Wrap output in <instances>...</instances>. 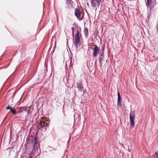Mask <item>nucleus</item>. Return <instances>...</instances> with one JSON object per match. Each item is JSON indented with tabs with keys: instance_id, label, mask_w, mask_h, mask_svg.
<instances>
[{
	"instance_id": "nucleus-1",
	"label": "nucleus",
	"mask_w": 158,
	"mask_h": 158,
	"mask_svg": "<svg viewBox=\"0 0 158 158\" xmlns=\"http://www.w3.org/2000/svg\"><path fill=\"white\" fill-rule=\"evenodd\" d=\"M76 33L75 34L74 41L73 42L74 44L77 47L78 45H80L81 44L80 39L79 37V34L81 32V29L80 27H76L75 28Z\"/></svg>"
},
{
	"instance_id": "nucleus-2",
	"label": "nucleus",
	"mask_w": 158,
	"mask_h": 158,
	"mask_svg": "<svg viewBox=\"0 0 158 158\" xmlns=\"http://www.w3.org/2000/svg\"><path fill=\"white\" fill-rule=\"evenodd\" d=\"M75 14V15L79 20H82L84 18V12L82 10L80 9L79 8H77L76 9Z\"/></svg>"
},
{
	"instance_id": "nucleus-3",
	"label": "nucleus",
	"mask_w": 158,
	"mask_h": 158,
	"mask_svg": "<svg viewBox=\"0 0 158 158\" xmlns=\"http://www.w3.org/2000/svg\"><path fill=\"white\" fill-rule=\"evenodd\" d=\"M135 112L134 111H131L130 114V128H133L135 126V123L134 122V119L135 117Z\"/></svg>"
},
{
	"instance_id": "nucleus-4",
	"label": "nucleus",
	"mask_w": 158,
	"mask_h": 158,
	"mask_svg": "<svg viewBox=\"0 0 158 158\" xmlns=\"http://www.w3.org/2000/svg\"><path fill=\"white\" fill-rule=\"evenodd\" d=\"M30 143L32 145L34 148H36L39 146L38 143V138L36 135L34 138L31 139Z\"/></svg>"
},
{
	"instance_id": "nucleus-5",
	"label": "nucleus",
	"mask_w": 158,
	"mask_h": 158,
	"mask_svg": "<svg viewBox=\"0 0 158 158\" xmlns=\"http://www.w3.org/2000/svg\"><path fill=\"white\" fill-rule=\"evenodd\" d=\"M156 0H147L146 5L151 10L153 8L156 4Z\"/></svg>"
},
{
	"instance_id": "nucleus-6",
	"label": "nucleus",
	"mask_w": 158,
	"mask_h": 158,
	"mask_svg": "<svg viewBox=\"0 0 158 158\" xmlns=\"http://www.w3.org/2000/svg\"><path fill=\"white\" fill-rule=\"evenodd\" d=\"M92 44H94V48H93V56L94 57H95L97 56L99 52L100 48L94 43H93Z\"/></svg>"
},
{
	"instance_id": "nucleus-7",
	"label": "nucleus",
	"mask_w": 158,
	"mask_h": 158,
	"mask_svg": "<svg viewBox=\"0 0 158 158\" xmlns=\"http://www.w3.org/2000/svg\"><path fill=\"white\" fill-rule=\"evenodd\" d=\"M101 2V0H92L91 1V3L92 6L93 7H95L97 6H98V7L99 6Z\"/></svg>"
},
{
	"instance_id": "nucleus-8",
	"label": "nucleus",
	"mask_w": 158,
	"mask_h": 158,
	"mask_svg": "<svg viewBox=\"0 0 158 158\" xmlns=\"http://www.w3.org/2000/svg\"><path fill=\"white\" fill-rule=\"evenodd\" d=\"M77 87L78 90L80 92H82L83 90V87L82 84V82L80 81L77 83Z\"/></svg>"
},
{
	"instance_id": "nucleus-9",
	"label": "nucleus",
	"mask_w": 158,
	"mask_h": 158,
	"mask_svg": "<svg viewBox=\"0 0 158 158\" xmlns=\"http://www.w3.org/2000/svg\"><path fill=\"white\" fill-rule=\"evenodd\" d=\"M118 95V101H117V105L118 106L121 107L122 106L121 101V98L120 94V93L118 91L117 93Z\"/></svg>"
},
{
	"instance_id": "nucleus-10",
	"label": "nucleus",
	"mask_w": 158,
	"mask_h": 158,
	"mask_svg": "<svg viewBox=\"0 0 158 158\" xmlns=\"http://www.w3.org/2000/svg\"><path fill=\"white\" fill-rule=\"evenodd\" d=\"M22 108L23 110L27 112L28 115H31V114L32 112L30 111V107H23Z\"/></svg>"
},
{
	"instance_id": "nucleus-11",
	"label": "nucleus",
	"mask_w": 158,
	"mask_h": 158,
	"mask_svg": "<svg viewBox=\"0 0 158 158\" xmlns=\"http://www.w3.org/2000/svg\"><path fill=\"white\" fill-rule=\"evenodd\" d=\"M47 125V123L44 122L42 121L40 122L39 126L41 128L46 126Z\"/></svg>"
},
{
	"instance_id": "nucleus-12",
	"label": "nucleus",
	"mask_w": 158,
	"mask_h": 158,
	"mask_svg": "<svg viewBox=\"0 0 158 158\" xmlns=\"http://www.w3.org/2000/svg\"><path fill=\"white\" fill-rule=\"evenodd\" d=\"M88 31L87 28H85L84 30L85 35L86 37H87L88 35Z\"/></svg>"
},
{
	"instance_id": "nucleus-13",
	"label": "nucleus",
	"mask_w": 158,
	"mask_h": 158,
	"mask_svg": "<svg viewBox=\"0 0 158 158\" xmlns=\"http://www.w3.org/2000/svg\"><path fill=\"white\" fill-rule=\"evenodd\" d=\"M152 156L153 157V158H158V152L157 151Z\"/></svg>"
},
{
	"instance_id": "nucleus-14",
	"label": "nucleus",
	"mask_w": 158,
	"mask_h": 158,
	"mask_svg": "<svg viewBox=\"0 0 158 158\" xmlns=\"http://www.w3.org/2000/svg\"><path fill=\"white\" fill-rule=\"evenodd\" d=\"M23 108V107H20L19 108V110L17 112V113H21L23 112V110L22 108Z\"/></svg>"
},
{
	"instance_id": "nucleus-15",
	"label": "nucleus",
	"mask_w": 158,
	"mask_h": 158,
	"mask_svg": "<svg viewBox=\"0 0 158 158\" xmlns=\"http://www.w3.org/2000/svg\"><path fill=\"white\" fill-rule=\"evenodd\" d=\"M74 97H73L72 98V100H71L72 101V102H74V100H75V97L76 96V93L75 91H74Z\"/></svg>"
},
{
	"instance_id": "nucleus-16",
	"label": "nucleus",
	"mask_w": 158,
	"mask_h": 158,
	"mask_svg": "<svg viewBox=\"0 0 158 158\" xmlns=\"http://www.w3.org/2000/svg\"><path fill=\"white\" fill-rule=\"evenodd\" d=\"M10 111L13 113V114H15L16 113H17L16 110L14 109H12V108L11 109Z\"/></svg>"
},
{
	"instance_id": "nucleus-17",
	"label": "nucleus",
	"mask_w": 158,
	"mask_h": 158,
	"mask_svg": "<svg viewBox=\"0 0 158 158\" xmlns=\"http://www.w3.org/2000/svg\"><path fill=\"white\" fill-rule=\"evenodd\" d=\"M35 85V84H34L33 85H32L30 88V89L29 90H28V92L29 91V90H33L34 89V86Z\"/></svg>"
},
{
	"instance_id": "nucleus-18",
	"label": "nucleus",
	"mask_w": 158,
	"mask_h": 158,
	"mask_svg": "<svg viewBox=\"0 0 158 158\" xmlns=\"http://www.w3.org/2000/svg\"><path fill=\"white\" fill-rule=\"evenodd\" d=\"M71 89L70 88H68L66 91V93L67 94H69L70 92L69 91L71 90Z\"/></svg>"
},
{
	"instance_id": "nucleus-19",
	"label": "nucleus",
	"mask_w": 158,
	"mask_h": 158,
	"mask_svg": "<svg viewBox=\"0 0 158 158\" xmlns=\"http://www.w3.org/2000/svg\"><path fill=\"white\" fill-rule=\"evenodd\" d=\"M73 64L72 63V62L70 63V65H69V69H73Z\"/></svg>"
},
{
	"instance_id": "nucleus-20",
	"label": "nucleus",
	"mask_w": 158,
	"mask_h": 158,
	"mask_svg": "<svg viewBox=\"0 0 158 158\" xmlns=\"http://www.w3.org/2000/svg\"><path fill=\"white\" fill-rule=\"evenodd\" d=\"M105 48V46L102 45L101 48V50L102 51L104 52Z\"/></svg>"
},
{
	"instance_id": "nucleus-21",
	"label": "nucleus",
	"mask_w": 158,
	"mask_h": 158,
	"mask_svg": "<svg viewBox=\"0 0 158 158\" xmlns=\"http://www.w3.org/2000/svg\"><path fill=\"white\" fill-rule=\"evenodd\" d=\"M72 35H73V37L74 35V28L72 27Z\"/></svg>"
},
{
	"instance_id": "nucleus-22",
	"label": "nucleus",
	"mask_w": 158,
	"mask_h": 158,
	"mask_svg": "<svg viewBox=\"0 0 158 158\" xmlns=\"http://www.w3.org/2000/svg\"><path fill=\"white\" fill-rule=\"evenodd\" d=\"M12 108L11 107H10L9 105L6 108V109H7V110L10 109V110H11V109H12Z\"/></svg>"
},
{
	"instance_id": "nucleus-23",
	"label": "nucleus",
	"mask_w": 158,
	"mask_h": 158,
	"mask_svg": "<svg viewBox=\"0 0 158 158\" xmlns=\"http://www.w3.org/2000/svg\"><path fill=\"white\" fill-rule=\"evenodd\" d=\"M98 60L100 61H101L102 60V58L101 57L99 56V57Z\"/></svg>"
},
{
	"instance_id": "nucleus-24",
	"label": "nucleus",
	"mask_w": 158,
	"mask_h": 158,
	"mask_svg": "<svg viewBox=\"0 0 158 158\" xmlns=\"http://www.w3.org/2000/svg\"><path fill=\"white\" fill-rule=\"evenodd\" d=\"M100 55L101 56H103L104 55V52H103L102 53L100 54Z\"/></svg>"
},
{
	"instance_id": "nucleus-25",
	"label": "nucleus",
	"mask_w": 158,
	"mask_h": 158,
	"mask_svg": "<svg viewBox=\"0 0 158 158\" xmlns=\"http://www.w3.org/2000/svg\"><path fill=\"white\" fill-rule=\"evenodd\" d=\"M85 92H86L85 90H84L83 93V94H85Z\"/></svg>"
},
{
	"instance_id": "nucleus-26",
	"label": "nucleus",
	"mask_w": 158,
	"mask_h": 158,
	"mask_svg": "<svg viewBox=\"0 0 158 158\" xmlns=\"http://www.w3.org/2000/svg\"><path fill=\"white\" fill-rule=\"evenodd\" d=\"M28 158H32L31 156H30L29 157H28Z\"/></svg>"
},
{
	"instance_id": "nucleus-27",
	"label": "nucleus",
	"mask_w": 158,
	"mask_h": 158,
	"mask_svg": "<svg viewBox=\"0 0 158 158\" xmlns=\"http://www.w3.org/2000/svg\"><path fill=\"white\" fill-rule=\"evenodd\" d=\"M93 43H92V44H92L91 45V46H94V44H92Z\"/></svg>"
},
{
	"instance_id": "nucleus-28",
	"label": "nucleus",
	"mask_w": 158,
	"mask_h": 158,
	"mask_svg": "<svg viewBox=\"0 0 158 158\" xmlns=\"http://www.w3.org/2000/svg\"><path fill=\"white\" fill-rule=\"evenodd\" d=\"M114 71L115 72H116V70H115V69H114Z\"/></svg>"
},
{
	"instance_id": "nucleus-29",
	"label": "nucleus",
	"mask_w": 158,
	"mask_h": 158,
	"mask_svg": "<svg viewBox=\"0 0 158 158\" xmlns=\"http://www.w3.org/2000/svg\"><path fill=\"white\" fill-rule=\"evenodd\" d=\"M157 29L158 30V26L157 27Z\"/></svg>"
},
{
	"instance_id": "nucleus-30",
	"label": "nucleus",
	"mask_w": 158,
	"mask_h": 158,
	"mask_svg": "<svg viewBox=\"0 0 158 158\" xmlns=\"http://www.w3.org/2000/svg\"><path fill=\"white\" fill-rule=\"evenodd\" d=\"M46 71H48V69H47Z\"/></svg>"
}]
</instances>
